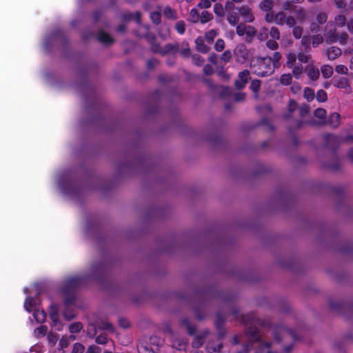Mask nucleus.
Segmentation results:
<instances>
[{"label":"nucleus","mask_w":353,"mask_h":353,"mask_svg":"<svg viewBox=\"0 0 353 353\" xmlns=\"http://www.w3.org/2000/svg\"><path fill=\"white\" fill-rule=\"evenodd\" d=\"M292 73L296 79H299L303 73V66L301 64L295 65L292 68Z\"/></svg>","instance_id":"50"},{"label":"nucleus","mask_w":353,"mask_h":353,"mask_svg":"<svg viewBox=\"0 0 353 353\" xmlns=\"http://www.w3.org/2000/svg\"><path fill=\"white\" fill-rule=\"evenodd\" d=\"M327 58L329 60H334L341 54V50L336 46H332L327 50Z\"/></svg>","instance_id":"18"},{"label":"nucleus","mask_w":353,"mask_h":353,"mask_svg":"<svg viewBox=\"0 0 353 353\" xmlns=\"http://www.w3.org/2000/svg\"><path fill=\"white\" fill-rule=\"evenodd\" d=\"M227 21L230 25L235 26L239 21V12L238 10L225 12Z\"/></svg>","instance_id":"14"},{"label":"nucleus","mask_w":353,"mask_h":353,"mask_svg":"<svg viewBox=\"0 0 353 353\" xmlns=\"http://www.w3.org/2000/svg\"><path fill=\"white\" fill-rule=\"evenodd\" d=\"M235 54L238 58H241L242 61H245L248 59V52L245 46H239L235 51Z\"/></svg>","instance_id":"22"},{"label":"nucleus","mask_w":353,"mask_h":353,"mask_svg":"<svg viewBox=\"0 0 353 353\" xmlns=\"http://www.w3.org/2000/svg\"><path fill=\"white\" fill-rule=\"evenodd\" d=\"M341 123V116L338 112H332L329 116L327 124L333 128H337Z\"/></svg>","instance_id":"16"},{"label":"nucleus","mask_w":353,"mask_h":353,"mask_svg":"<svg viewBox=\"0 0 353 353\" xmlns=\"http://www.w3.org/2000/svg\"><path fill=\"white\" fill-rule=\"evenodd\" d=\"M303 97L308 102L312 101L315 98L314 90L306 87L303 91Z\"/></svg>","instance_id":"34"},{"label":"nucleus","mask_w":353,"mask_h":353,"mask_svg":"<svg viewBox=\"0 0 353 353\" xmlns=\"http://www.w3.org/2000/svg\"><path fill=\"white\" fill-rule=\"evenodd\" d=\"M172 51H174L175 52L179 51V44L173 45L172 43H167L164 46V51L163 52V55H165V54H167L168 53H169V52H170Z\"/></svg>","instance_id":"39"},{"label":"nucleus","mask_w":353,"mask_h":353,"mask_svg":"<svg viewBox=\"0 0 353 353\" xmlns=\"http://www.w3.org/2000/svg\"><path fill=\"white\" fill-rule=\"evenodd\" d=\"M250 69L254 74L262 77H268L274 71L269 56L252 59L250 61Z\"/></svg>","instance_id":"2"},{"label":"nucleus","mask_w":353,"mask_h":353,"mask_svg":"<svg viewBox=\"0 0 353 353\" xmlns=\"http://www.w3.org/2000/svg\"><path fill=\"white\" fill-rule=\"evenodd\" d=\"M221 61H223L224 63H228L231 61L232 59V53H231V51L229 50H225L221 56Z\"/></svg>","instance_id":"63"},{"label":"nucleus","mask_w":353,"mask_h":353,"mask_svg":"<svg viewBox=\"0 0 353 353\" xmlns=\"http://www.w3.org/2000/svg\"><path fill=\"white\" fill-rule=\"evenodd\" d=\"M323 78L328 79L333 74V68L329 65H324L321 68Z\"/></svg>","instance_id":"35"},{"label":"nucleus","mask_w":353,"mask_h":353,"mask_svg":"<svg viewBox=\"0 0 353 353\" xmlns=\"http://www.w3.org/2000/svg\"><path fill=\"white\" fill-rule=\"evenodd\" d=\"M96 334H97L96 326L92 323L89 324L88 326V328H87V336L89 338H94L96 336Z\"/></svg>","instance_id":"56"},{"label":"nucleus","mask_w":353,"mask_h":353,"mask_svg":"<svg viewBox=\"0 0 353 353\" xmlns=\"http://www.w3.org/2000/svg\"><path fill=\"white\" fill-rule=\"evenodd\" d=\"M239 14L242 17L244 22L252 23L254 20V16L252 12V10L248 6H242L238 8Z\"/></svg>","instance_id":"10"},{"label":"nucleus","mask_w":353,"mask_h":353,"mask_svg":"<svg viewBox=\"0 0 353 353\" xmlns=\"http://www.w3.org/2000/svg\"><path fill=\"white\" fill-rule=\"evenodd\" d=\"M150 19L155 25H159L161 22V14L159 11L151 12Z\"/></svg>","instance_id":"36"},{"label":"nucleus","mask_w":353,"mask_h":353,"mask_svg":"<svg viewBox=\"0 0 353 353\" xmlns=\"http://www.w3.org/2000/svg\"><path fill=\"white\" fill-rule=\"evenodd\" d=\"M329 304L332 310L340 314H343L347 310H353V304H350L345 302L330 300L329 301Z\"/></svg>","instance_id":"6"},{"label":"nucleus","mask_w":353,"mask_h":353,"mask_svg":"<svg viewBox=\"0 0 353 353\" xmlns=\"http://www.w3.org/2000/svg\"><path fill=\"white\" fill-rule=\"evenodd\" d=\"M181 323L186 327L189 335L193 336L195 334L196 330V327L194 325H192L187 318L182 319L181 320Z\"/></svg>","instance_id":"24"},{"label":"nucleus","mask_w":353,"mask_h":353,"mask_svg":"<svg viewBox=\"0 0 353 353\" xmlns=\"http://www.w3.org/2000/svg\"><path fill=\"white\" fill-rule=\"evenodd\" d=\"M63 316L67 321H71L76 317V314L71 306H65V309L63 312Z\"/></svg>","instance_id":"26"},{"label":"nucleus","mask_w":353,"mask_h":353,"mask_svg":"<svg viewBox=\"0 0 353 353\" xmlns=\"http://www.w3.org/2000/svg\"><path fill=\"white\" fill-rule=\"evenodd\" d=\"M325 147L331 150L332 159L323 163V166L332 171H337L340 169L341 161L336 152L340 145L339 137L332 134H326L323 136Z\"/></svg>","instance_id":"1"},{"label":"nucleus","mask_w":353,"mask_h":353,"mask_svg":"<svg viewBox=\"0 0 353 353\" xmlns=\"http://www.w3.org/2000/svg\"><path fill=\"white\" fill-rule=\"evenodd\" d=\"M292 79V75L288 74H283L280 77L279 81L282 85H288L291 83Z\"/></svg>","instance_id":"45"},{"label":"nucleus","mask_w":353,"mask_h":353,"mask_svg":"<svg viewBox=\"0 0 353 353\" xmlns=\"http://www.w3.org/2000/svg\"><path fill=\"white\" fill-rule=\"evenodd\" d=\"M271 60V65L275 68H279L281 66L280 61L281 59V54L279 52H274L272 57H269Z\"/></svg>","instance_id":"23"},{"label":"nucleus","mask_w":353,"mask_h":353,"mask_svg":"<svg viewBox=\"0 0 353 353\" xmlns=\"http://www.w3.org/2000/svg\"><path fill=\"white\" fill-rule=\"evenodd\" d=\"M176 31L181 35L183 34L185 32V23L183 21H178L175 24Z\"/></svg>","instance_id":"47"},{"label":"nucleus","mask_w":353,"mask_h":353,"mask_svg":"<svg viewBox=\"0 0 353 353\" xmlns=\"http://www.w3.org/2000/svg\"><path fill=\"white\" fill-rule=\"evenodd\" d=\"M332 84L339 89H344L347 93L351 92V86L348 79L346 77L334 76L332 79Z\"/></svg>","instance_id":"8"},{"label":"nucleus","mask_w":353,"mask_h":353,"mask_svg":"<svg viewBox=\"0 0 353 353\" xmlns=\"http://www.w3.org/2000/svg\"><path fill=\"white\" fill-rule=\"evenodd\" d=\"M326 42L327 43H332L337 41V34L336 29L331 30L325 34Z\"/></svg>","instance_id":"32"},{"label":"nucleus","mask_w":353,"mask_h":353,"mask_svg":"<svg viewBox=\"0 0 353 353\" xmlns=\"http://www.w3.org/2000/svg\"><path fill=\"white\" fill-rule=\"evenodd\" d=\"M208 348L212 350V353H228L229 352L228 350L223 349V344L221 343H219L216 345H212V346L209 345Z\"/></svg>","instance_id":"38"},{"label":"nucleus","mask_w":353,"mask_h":353,"mask_svg":"<svg viewBox=\"0 0 353 353\" xmlns=\"http://www.w3.org/2000/svg\"><path fill=\"white\" fill-rule=\"evenodd\" d=\"M98 327L100 330H108L111 332H114V331L113 325H112L111 323H110L108 321H101L98 325Z\"/></svg>","instance_id":"41"},{"label":"nucleus","mask_w":353,"mask_h":353,"mask_svg":"<svg viewBox=\"0 0 353 353\" xmlns=\"http://www.w3.org/2000/svg\"><path fill=\"white\" fill-rule=\"evenodd\" d=\"M164 15L167 19H174L176 18L175 11L170 6H167L165 8Z\"/></svg>","instance_id":"49"},{"label":"nucleus","mask_w":353,"mask_h":353,"mask_svg":"<svg viewBox=\"0 0 353 353\" xmlns=\"http://www.w3.org/2000/svg\"><path fill=\"white\" fill-rule=\"evenodd\" d=\"M213 11L216 16L220 19H222L225 15V7L219 2L214 4Z\"/></svg>","instance_id":"19"},{"label":"nucleus","mask_w":353,"mask_h":353,"mask_svg":"<svg viewBox=\"0 0 353 353\" xmlns=\"http://www.w3.org/2000/svg\"><path fill=\"white\" fill-rule=\"evenodd\" d=\"M256 34V28L252 26H248L246 32L244 35L245 41L248 43H251Z\"/></svg>","instance_id":"21"},{"label":"nucleus","mask_w":353,"mask_h":353,"mask_svg":"<svg viewBox=\"0 0 353 353\" xmlns=\"http://www.w3.org/2000/svg\"><path fill=\"white\" fill-rule=\"evenodd\" d=\"M192 61L194 64L197 66H202L205 63L204 58L198 54H194L192 55Z\"/></svg>","instance_id":"53"},{"label":"nucleus","mask_w":353,"mask_h":353,"mask_svg":"<svg viewBox=\"0 0 353 353\" xmlns=\"http://www.w3.org/2000/svg\"><path fill=\"white\" fill-rule=\"evenodd\" d=\"M323 42V37L321 34H316L313 35L312 43L314 48L317 47L319 44L322 43Z\"/></svg>","instance_id":"54"},{"label":"nucleus","mask_w":353,"mask_h":353,"mask_svg":"<svg viewBox=\"0 0 353 353\" xmlns=\"http://www.w3.org/2000/svg\"><path fill=\"white\" fill-rule=\"evenodd\" d=\"M326 110L323 108H319L314 111V115L319 119H325L326 117Z\"/></svg>","instance_id":"60"},{"label":"nucleus","mask_w":353,"mask_h":353,"mask_svg":"<svg viewBox=\"0 0 353 353\" xmlns=\"http://www.w3.org/2000/svg\"><path fill=\"white\" fill-rule=\"evenodd\" d=\"M85 347L80 343H75L71 353H83Z\"/></svg>","instance_id":"64"},{"label":"nucleus","mask_w":353,"mask_h":353,"mask_svg":"<svg viewBox=\"0 0 353 353\" xmlns=\"http://www.w3.org/2000/svg\"><path fill=\"white\" fill-rule=\"evenodd\" d=\"M224 7H225V12H230V11L238 10V8H239V7H236L234 5V2L232 1L231 0L226 1L225 3Z\"/></svg>","instance_id":"55"},{"label":"nucleus","mask_w":353,"mask_h":353,"mask_svg":"<svg viewBox=\"0 0 353 353\" xmlns=\"http://www.w3.org/2000/svg\"><path fill=\"white\" fill-rule=\"evenodd\" d=\"M173 345L179 350H185L188 345V341L184 339H179L174 342Z\"/></svg>","instance_id":"51"},{"label":"nucleus","mask_w":353,"mask_h":353,"mask_svg":"<svg viewBox=\"0 0 353 353\" xmlns=\"http://www.w3.org/2000/svg\"><path fill=\"white\" fill-rule=\"evenodd\" d=\"M274 6L272 0H263L259 4V8L264 12H270Z\"/></svg>","instance_id":"28"},{"label":"nucleus","mask_w":353,"mask_h":353,"mask_svg":"<svg viewBox=\"0 0 353 353\" xmlns=\"http://www.w3.org/2000/svg\"><path fill=\"white\" fill-rule=\"evenodd\" d=\"M307 74L310 80L316 81L319 77V70L315 66H308L306 69Z\"/></svg>","instance_id":"20"},{"label":"nucleus","mask_w":353,"mask_h":353,"mask_svg":"<svg viewBox=\"0 0 353 353\" xmlns=\"http://www.w3.org/2000/svg\"><path fill=\"white\" fill-rule=\"evenodd\" d=\"M261 81L259 79H253L250 83V89L254 93H258L260 90Z\"/></svg>","instance_id":"44"},{"label":"nucleus","mask_w":353,"mask_h":353,"mask_svg":"<svg viewBox=\"0 0 353 353\" xmlns=\"http://www.w3.org/2000/svg\"><path fill=\"white\" fill-rule=\"evenodd\" d=\"M195 44L196 50L203 54L208 52L210 49V47L205 43L204 40L201 37L196 39Z\"/></svg>","instance_id":"17"},{"label":"nucleus","mask_w":353,"mask_h":353,"mask_svg":"<svg viewBox=\"0 0 353 353\" xmlns=\"http://www.w3.org/2000/svg\"><path fill=\"white\" fill-rule=\"evenodd\" d=\"M327 19V16L325 12H319L316 17V23L319 25L324 24Z\"/></svg>","instance_id":"58"},{"label":"nucleus","mask_w":353,"mask_h":353,"mask_svg":"<svg viewBox=\"0 0 353 353\" xmlns=\"http://www.w3.org/2000/svg\"><path fill=\"white\" fill-rule=\"evenodd\" d=\"M83 329V324L81 322H75L69 326V331L72 334L79 333Z\"/></svg>","instance_id":"40"},{"label":"nucleus","mask_w":353,"mask_h":353,"mask_svg":"<svg viewBox=\"0 0 353 353\" xmlns=\"http://www.w3.org/2000/svg\"><path fill=\"white\" fill-rule=\"evenodd\" d=\"M225 319L222 316L220 313H217L216 315L215 326L216 327H224Z\"/></svg>","instance_id":"61"},{"label":"nucleus","mask_w":353,"mask_h":353,"mask_svg":"<svg viewBox=\"0 0 353 353\" xmlns=\"http://www.w3.org/2000/svg\"><path fill=\"white\" fill-rule=\"evenodd\" d=\"M304 123V121L301 119H298L294 121V125H290L288 128V130L290 134L293 136V141L295 145L298 143L299 139L298 137L294 135V132L295 130L300 129Z\"/></svg>","instance_id":"15"},{"label":"nucleus","mask_w":353,"mask_h":353,"mask_svg":"<svg viewBox=\"0 0 353 353\" xmlns=\"http://www.w3.org/2000/svg\"><path fill=\"white\" fill-rule=\"evenodd\" d=\"M33 316L37 322L39 323H43L46 317L44 310H39V309H37L34 311Z\"/></svg>","instance_id":"29"},{"label":"nucleus","mask_w":353,"mask_h":353,"mask_svg":"<svg viewBox=\"0 0 353 353\" xmlns=\"http://www.w3.org/2000/svg\"><path fill=\"white\" fill-rule=\"evenodd\" d=\"M213 19V14L208 11L203 10L200 14L199 21L202 23H206Z\"/></svg>","instance_id":"30"},{"label":"nucleus","mask_w":353,"mask_h":353,"mask_svg":"<svg viewBox=\"0 0 353 353\" xmlns=\"http://www.w3.org/2000/svg\"><path fill=\"white\" fill-rule=\"evenodd\" d=\"M108 270V264L104 261L93 264L92 265V271L94 276H105Z\"/></svg>","instance_id":"9"},{"label":"nucleus","mask_w":353,"mask_h":353,"mask_svg":"<svg viewBox=\"0 0 353 353\" xmlns=\"http://www.w3.org/2000/svg\"><path fill=\"white\" fill-rule=\"evenodd\" d=\"M150 47H151V50L153 52L160 53L161 54L163 55V52L164 51V48H161V47L159 43L155 41L154 43H152V45H150Z\"/></svg>","instance_id":"62"},{"label":"nucleus","mask_w":353,"mask_h":353,"mask_svg":"<svg viewBox=\"0 0 353 353\" xmlns=\"http://www.w3.org/2000/svg\"><path fill=\"white\" fill-rule=\"evenodd\" d=\"M48 331V327L46 325H41L39 327H38L37 329L34 330V334L35 335L39 337H43L44 336Z\"/></svg>","instance_id":"46"},{"label":"nucleus","mask_w":353,"mask_h":353,"mask_svg":"<svg viewBox=\"0 0 353 353\" xmlns=\"http://www.w3.org/2000/svg\"><path fill=\"white\" fill-rule=\"evenodd\" d=\"M248 26L244 23H239L236 25V32L239 37H244L246 32Z\"/></svg>","instance_id":"52"},{"label":"nucleus","mask_w":353,"mask_h":353,"mask_svg":"<svg viewBox=\"0 0 353 353\" xmlns=\"http://www.w3.org/2000/svg\"><path fill=\"white\" fill-rule=\"evenodd\" d=\"M35 307H36V301L34 298L32 297H30V296H28L26 300H25V302H24V307L25 309L30 312L32 311H34L35 310Z\"/></svg>","instance_id":"25"},{"label":"nucleus","mask_w":353,"mask_h":353,"mask_svg":"<svg viewBox=\"0 0 353 353\" xmlns=\"http://www.w3.org/2000/svg\"><path fill=\"white\" fill-rule=\"evenodd\" d=\"M316 99L319 103L325 102L327 99V94L324 90H319L316 94Z\"/></svg>","instance_id":"42"},{"label":"nucleus","mask_w":353,"mask_h":353,"mask_svg":"<svg viewBox=\"0 0 353 353\" xmlns=\"http://www.w3.org/2000/svg\"><path fill=\"white\" fill-rule=\"evenodd\" d=\"M250 79V72L248 70H244L238 74L237 79L234 81V85L236 90H243L248 81Z\"/></svg>","instance_id":"7"},{"label":"nucleus","mask_w":353,"mask_h":353,"mask_svg":"<svg viewBox=\"0 0 353 353\" xmlns=\"http://www.w3.org/2000/svg\"><path fill=\"white\" fill-rule=\"evenodd\" d=\"M85 276H74L68 278L62 287L63 290L76 292L77 289L85 283Z\"/></svg>","instance_id":"4"},{"label":"nucleus","mask_w":353,"mask_h":353,"mask_svg":"<svg viewBox=\"0 0 353 353\" xmlns=\"http://www.w3.org/2000/svg\"><path fill=\"white\" fill-rule=\"evenodd\" d=\"M200 14L196 8H192L189 12V21L193 23L199 21Z\"/></svg>","instance_id":"31"},{"label":"nucleus","mask_w":353,"mask_h":353,"mask_svg":"<svg viewBox=\"0 0 353 353\" xmlns=\"http://www.w3.org/2000/svg\"><path fill=\"white\" fill-rule=\"evenodd\" d=\"M205 342V337L203 336H196L192 340V346L194 348L201 347Z\"/></svg>","instance_id":"37"},{"label":"nucleus","mask_w":353,"mask_h":353,"mask_svg":"<svg viewBox=\"0 0 353 353\" xmlns=\"http://www.w3.org/2000/svg\"><path fill=\"white\" fill-rule=\"evenodd\" d=\"M182 45L184 46V48L180 50V53L185 58L190 57L191 56V51L188 43L184 41L183 42Z\"/></svg>","instance_id":"43"},{"label":"nucleus","mask_w":353,"mask_h":353,"mask_svg":"<svg viewBox=\"0 0 353 353\" xmlns=\"http://www.w3.org/2000/svg\"><path fill=\"white\" fill-rule=\"evenodd\" d=\"M246 335L255 342L261 341V335L259 330L256 326H248L245 330Z\"/></svg>","instance_id":"11"},{"label":"nucleus","mask_w":353,"mask_h":353,"mask_svg":"<svg viewBox=\"0 0 353 353\" xmlns=\"http://www.w3.org/2000/svg\"><path fill=\"white\" fill-rule=\"evenodd\" d=\"M270 35L272 39L274 40H279L280 39V32L279 29L276 27H272L270 30Z\"/></svg>","instance_id":"59"},{"label":"nucleus","mask_w":353,"mask_h":353,"mask_svg":"<svg viewBox=\"0 0 353 353\" xmlns=\"http://www.w3.org/2000/svg\"><path fill=\"white\" fill-rule=\"evenodd\" d=\"M341 251L345 254L353 257V243H350L343 247Z\"/></svg>","instance_id":"57"},{"label":"nucleus","mask_w":353,"mask_h":353,"mask_svg":"<svg viewBox=\"0 0 353 353\" xmlns=\"http://www.w3.org/2000/svg\"><path fill=\"white\" fill-rule=\"evenodd\" d=\"M97 39L104 46H109L114 43V39L108 33L100 30L97 34Z\"/></svg>","instance_id":"12"},{"label":"nucleus","mask_w":353,"mask_h":353,"mask_svg":"<svg viewBox=\"0 0 353 353\" xmlns=\"http://www.w3.org/2000/svg\"><path fill=\"white\" fill-rule=\"evenodd\" d=\"M334 22L338 27H343L345 25L346 17L343 14H338L334 17Z\"/></svg>","instance_id":"48"},{"label":"nucleus","mask_w":353,"mask_h":353,"mask_svg":"<svg viewBox=\"0 0 353 353\" xmlns=\"http://www.w3.org/2000/svg\"><path fill=\"white\" fill-rule=\"evenodd\" d=\"M285 333H288L295 341L298 340L295 332L292 330L288 329L282 325H276L272 329L274 339L278 343H281L283 335Z\"/></svg>","instance_id":"5"},{"label":"nucleus","mask_w":353,"mask_h":353,"mask_svg":"<svg viewBox=\"0 0 353 353\" xmlns=\"http://www.w3.org/2000/svg\"><path fill=\"white\" fill-rule=\"evenodd\" d=\"M287 17L283 12H279L274 15V21L279 26L285 23Z\"/></svg>","instance_id":"33"},{"label":"nucleus","mask_w":353,"mask_h":353,"mask_svg":"<svg viewBox=\"0 0 353 353\" xmlns=\"http://www.w3.org/2000/svg\"><path fill=\"white\" fill-rule=\"evenodd\" d=\"M67 43L68 40L64 34V32L61 28H57L54 30L45 39L44 48L48 50V47L50 44L55 43L59 44L61 43Z\"/></svg>","instance_id":"3"},{"label":"nucleus","mask_w":353,"mask_h":353,"mask_svg":"<svg viewBox=\"0 0 353 353\" xmlns=\"http://www.w3.org/2000/svg\"><path fill=\"white\" fill-rule=\"evenodd\" d=\"M64 297L63 303L65 306H72L74 304L76 300V292L71 291H65L61 290Z\"/></svg>","instance_id":"13"},{"label":"nucleus","mask_w":353,"mask_h":353,"mask_svg":"<svg viewBox=\"0 0 353 353\" xmlns=\"http://www.w3.org/2000/svg\"><path fill=\"white\" fill-rule=\"evenodd\" d=\"M49 316L50 319L59 317V306L58 304L52 303L50 305Z\"/></svg>","instance_id":"27"}]
</instances>
